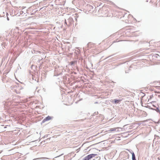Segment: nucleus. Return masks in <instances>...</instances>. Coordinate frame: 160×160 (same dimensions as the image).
I'll list each match as a JSON object with an SVG mask.
<instances>
[{
    "mask_svg": "<svg viewBox=\"0 0 160 160\" xmlns=\"http://www.w3.org/2000/svg\"><path fill=\"white\" fill-rule=\"evenodd\" d=\"M97 156V154H89L85 157L82 160H89L91 158Z\"/></svg>",
    "mask_w": 160,
    "mask_h": 160,
    "instance_id": "f257e3e1",
    "label": "nucleus"
},
{
    "mask_svg": "<svg viewBox=\"0 0 160 160\" xmlns=\"http://www.w3.org/2000/svg\"><path fill=\"white\" fill-rule=\"evenodd\" d=\"M58 72L59 71L58 70V68H56L55 70V74H56V76H58L62 74V73L61 72Z\"/></svg>",
    "mask_w": 160,
    "mask_h": 160,
    "instance_id": "f03ea898",
    "label": "nucleus"
},
{
    "mask_svg": "<svg viewBox=\"0 0 160 160\" xmlns=\"http://www.w3.org/2000/svg\"><path fill=\"white\" fill-rule=\"evenodd\" d=\"M51 119V117L49 116H48V117H47L45 118L43 120L42 122H45L46 121H47L50 120Z\"/></svg>",
    "mask_w": 160,
    "mask_h": 160,
    "instance_id": "7ed1b4c3",
    "label": "nucleus"
},
{
    "mask_svg": "<svg viewBox=\"0 0 160 160\" xmlns=\"http://www.w3.org/2000/svg\"><path fill=\"white\" fill-rule=\"evenodd\" d=\"M112 100V102L113 103H114L115 104L118 103L121 101L120 100H117L116 99H115Z\"/></svg>",
    "mask_w": 160,
    "mask_h": 160,
    "instance_id": "20e7f679",
    "label": "nucleus"
},
{
    "mask_svg": "<svg viewBox=\"0 0 160 160\" xmlns=\"http://www.w3.org/2000/svg\"><path fill=\"white\" fill-rule=\"evenodd\" d=\"M132 160H136L135 156L133 152H132Z\"/></svg>",
    "mask_w": 160,
    "mask_h": 160,
    "instance_id": "39448f33",
    "label": "nucleus"
},
{
    "mask_svg": "<svg viewBox=\"0 0 160 160\" xmlns=\"http://www.w3.org/2000/svg\"><path fill=\"white\" fill-rule=\"evenodd\" d=\"M71 65H74L77 64V61H72L70 62Z\"/></svg>",
    "mask_w": 160,
    "mask_h": 160,
    "instance_id": "423d86ee",
    "label": "nucleus"
},
{
    "mask_svg": "<svg viewBox=\"0 0 160 160\" xmlns=\"http://www.w3.org/2000/svg\"><path fill=\"white\" fill-rule=\"evenodd\" d=\"M118 128H111L110 129L109 131H116V129Z\"/></svg>",
    "mask_w": 160,
    "mask_h": 160,
    "instance_id": "0eeeda50",
    "label": "nucleus"
},
{
    "mask_svg": "<svg viewBox=\"0 0 160 160\" xmlns=\"http://www.w3.org/2000/svg\"><path fill=\"white\" fill-rule=\"evenodd\" d=\"M37 11H38V10H36V9H35V10H32V12H31L32 13L31 14H35L36 13V12Z\"/></svg>",
    "mask_w": 160,
    "mask_h": 160,
    "instance_id": "6e6552de",
    "label": "nucleus"
},
{
    "mask_svg": "<svg viewBox=\"0 0 160 160\" xmlns=\"http://www.w3.org/2000/svg\"><path fill=\"white\" fill-rule=\"evenodd\" d=\"M155 110L158 112L160 113V110L158 108H157L155 109Z\"/></svg>",
    "mask_w": 160,
    "mask_h": 160,
    "instance_id": "1a4fd4ad",
    "label": "nucleus"
},
{
    "mask_svg": "<svg viewBox=\"0 0 160 160\" xmlns=\"http://www.w3.org/2000/svg\"><path fill=\"white\" fill-rule=\"evenodd\" d=\"M155 57H156V58H158V57H159V55H158V54H156L155 55Z\"/></svg>",
    "mask_w": 160,
    "mask_h": 160,
    "instance_id": "9d476101",
    "label": "nucleus"
},
{
    "mask_svg": "<svg viewBox=\"0 0 160 160\" xmlns=\"http://www.w3.org/2000/svg\"><path fill=\"white\" fill-rule=\"evenodd\" d=\"M23 13V12L22 11H21L20 12V13L21 14H22Z\"/></svg>",
    "mask_w": 160,
    "mask_h": 160,
    "instance_id": "9b49d317",
    "label": "nucleus"
},
{
    "mask_svg": "<svg viewBox=\"0 0 160 160\" xmlns=\"http://www.w3.org/2000/svg\"><path fill=\"white\" fill-rule=\"evenodd\" d=\"M129 152L131 153V154H132V152H133L132 150H129Z\"/></svg>",
    "mask_w": 160,
    "mask_h": 160,
    "instance_id": "f8f14e48",
    "label": "nucleus"
},
{
    "mask_svg": "<svg viewBox=\"0 0 160 160\" xmlns=\"http://www.w3.org/2000/svg\"><path fill=\"white\" fill-rule=\"evenodd\" d=\"M7 19L8 21L9 20V18L8 17H7Z\"/></svg>",
    "mask_w": 160,
    "mask_h": 160,
    "instance_id": "ddd939ff",
    "label": "nucleus"
},
{
    "mask_svg": "<svg viewBox=\"0 0 160 160\" xmlns=\"http://www.w3.org/2000/svg\"><path fill=\"white\" fill-rule=\"evenodd\" d=\"M98 103V102H95L94 103L95 104H97V103Z\"/></svg>",
    "mask_w": 160,
    "mask_h": 160,
    "instance_id": "4468645a",
    "label": "nucleus"
},
{
    "mask_svg": "<svg viewBox=\"0 0 160 160\" xmlns=\"http://www.w3.org/2000/svg\"><path fill=\"white\" fill-rule=\"evenodd\" d=\"M160 120H158V123H159L160 122Z\"/></svg>",
    "mask_w": 160,
    "mask_h": 160,
    "instance_id": "2eb2a0df",
    "label": "nucleus"
},
{
    "mask_svg": "<svg viewBox=\"0 0 160 160\" xmlns=\"http://www.w3.org/2000/svg\"><path fill=\"white\" fill-rule=\"evenodd\" d=\"M79 48H78L77 49H78L79 50H80Z\"/></svg>",
    "mask_w": 160,
    "mask_h": 160,
    "instance_id": "dca6fc26",
    "label": "nucleus"
},
{
    "mask_svg": "<svg viewBox=\"0 0 160 160\" xmlns=\"http://www.w3.org/2000/svg\"><path fill=\"white\" fill-rule=\"evenodd\" d=\"M32 79L33 80H34L33 78L32 77Z\"/></svg>",
    "mask_w": 160,
    "mask_h": 160,
    "instance_id": "f3484780",
    "label": "nucleus"
}]
</instances>
